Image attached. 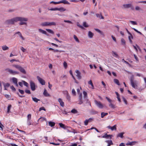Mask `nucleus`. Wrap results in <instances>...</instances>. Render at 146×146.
<instances>
[{"instance_id":"a211bd4d","label":"nucleus","mask_w":146,"mask_h":146,"mask_svg":"<svg viewBox=\"0 0 146 146\" xmlns=\"http://www.w3.org/2000/svg\"><path fill=\"white\" fill-rule=\"evenodd\" d=\"M60 4V3H63L65 4H70V3L66 0H62L59 1Z\"/></svg>"},{"instance_id":"6e6552de","label":"nucleus","mask_w":146,"mask_h":146,"mask_svg":"<svg viewBox=\"0 0 146 146\" xmlns=\"http://www.w3.org/2000/svg\"><path fill=\"white\" fill-rule=\"evenodd\" d=\"M37 79L39 82L42 85H43L45 84V81L42 78H40L39 76H37Z\"/></svg>"},{"instance_id":"5fc2aeb1","label":"nucleus","mask_w":146,"mask_h":146,"mask_svg":"<svg viewBox=\"0 0 146 146\" xmlns=\"http://www.w3.org/2000/svg\"><path fill=\"white\" fill-rule=\"evenodd\" d=\"M72 94L73 95H74V96L76 95V91H75L74 89H72Z\"/></svg>"},{"instance_id":"bb28decb","label":"nucleus","mask_w":146,"mask_h":146,"mask_svg":"<svg viewBox=\"0 0 146 146\" xmlns=\"http://www.w3.org/2000/svg\"><path fill=\"white\" fill-rule=\"evenodd\" d=\"M12 66L13 67H15L16 68L18 69L19 70L20 69L21 67V66L18 65H16V64H13V65Z\"/></svg>"},{"instance_id":"c756f323","label":"nucleus","mask_w":146,"mask_h":146,"mask_svg":"<svg viewBox=\"0 0 146 146\" xmlns=\"http://www.w3.org/2000/svg\"><path fill=\"white\" fill-rule=\"evenodd\" d=\"M88 36L90 38H92L93 36V33L90 31H89L88 33Z\"/></svg>"},{"instance_id":"4be33fe9","label":"nucleus","mask_w":146,"mask_h":146,"mask_svg":"<svg viewBox=\"0 0 146 146\" xmlns=\"http://www.w3.org/2000/svg\"><path fill=\"white\" fill-rule=\"evenodd\" d=\"M106 142L108 144L107 146H110V145L113 144L111 140L106 141Z\"/></svg>"},{"instance_id":"4468645a","label":"nucleus","mask_w":146,"mask_h":146,"mask_svg":"<svg viewBox=\"0 0 146 146\" xmlns=\"http://www.w3.org/2000/svg\"><path fill=\"white\" fill-rule=\"evenodd\" d=\"M3 84L4 87V90H7V88H8L10 86V84L9 83H5L4 82H3Z\"/></svg>"},{"instance_id":"ddd939ff","label":"nucleus","mask_w":146,"mask_h":146,"mask_svg":"<svg viewBox=\"0 0 146 146\" xmlns=\"http://www.w3.org/2000/svg\"><path fill=\"white\" fill-rule=\"evenodd\" d=\"M58 101L60 103V104L61 106L63 107L64 106V103L62 101V100L61 98H59L58 99Z\"/></svg>"},{"instance_id":"e2e57ef3","label":"nucleus","mask_w":146,"mask_h":146,"mask_svg":"<svg viewBox=\"0 0 146 146\" xmlns=\"http://www.w3.org/2000/svg\"><path fill=\"white\" fill-rule=\"evenodd\" d=\"M95 29L96 31L98 32L99 33H100V34L102 33V32L100 30H99V29Z\"/></svg>"},{"instance_id":"aec40b11","label":"nucleus","mask_w":146,"mask_h":146,"mask_svg":"<svg viewBox=\"0 0 146 146\" xmlns=\"http://www.w3.org/2000/svg\"><path fill=\"white\" fill-rule=\"evenodd\" d=\"M38 30L39 32H40V33H41L43 34H45L47 35H48L47 34L46 32L44 30H43L40 29H38Z\"/></svg>"},{"instance_id":"9b49d317","label":"nucleus","mask_w":146,"mask_h":146,"mask_svg":"<svg viewBox=\"0 0 146 146\" xmlns=\"http://www.w3.org/2000/svg\"><path fill=\"white\" fill-rule=\"evenodd\" d=\"M13 82L15 84V85L18 87V84H17V80L16 78L13 77L12 78Z\"/></svg>"},{"instance_id":"4d7b16f0","label":"nucleus","mask_w":146,"mask_h":146,"mask_svg":"<svg viewBox=\"0 0 146 146\" xmlns=\"http://www.w3.org/2000/svg\"><path fill=\"white\" fill-rule=\"evenodd\" d=\"M88 120L87 119H86L85 121H84V124L85 125H88V123H89Z\"/></svg>"},{"instance_id":"39448f33","label":"nucleus","mask_w":146,"mask_h":146,"mask_svg":"<svg viewBox=\"0 0 146 146\" xmlns=\"http://www.w3.org/2000/svg\"><path fill=\"white\" fill-rule=\"evenodd\" d=\"M94 102L96 105L100 108L102 109L104 108L103 104L100 102L95 100Z\"/></svg>"},{"instance_id":"393cba45","label":"nucleus","mask_w":146,"mask_h":146,"mask_svg":"<svg viewBox=\"0 0 146 146\" xmlns=\"http://www.w3.org/2000/svg\"><path fill=\"white\" fill-rule=\"evenodd\" d=\"M2 48L3 50H8L9 48L6 45H4L2 46Z\"/></svg>"},{"instance_id":"8fccbe9b","label":"nucleus","mask_w":146,"mask_h":146,"mask_svg":"<svg viewBox=\"0 0 146 146\" xmlns=\"http://www.w3.org/2000/svg\"><path fill=\"white\" fill-rule=\"evenodd\" d=\"M106 98L109 102H110V103H111V102H112V100H111L109 98H108L107 97H106Z\"/></svg>"},{"instance_id":"423d86ee","label":"nucleus","mask_w":146,"mask_h":146,"mask_svg":"<svg viewBox=\"0 0 146 146\" xmlns=\"http://www.w3.org/2000/svg\"><path fill=\"white\" fill-rule=\"evenodd\" d=\"M83 94H84V101H86V103H88L89 102V100H88V98H87V92L84 91L83 92Z\"/></svg>"},{"instance_id":"72a5a7b5","label":"nucleus","mask_w":146,"mask_h":146,"mask_svg":"<svg viewBox=\"0 0 146 146\" xmlns=\"http://www.w3.org/2000/svg\"><path fill=\"white\" fill-rule=\"evenodd\" d=\"M88 84H90L91 86H92L91 88L92 89H94V86L93 85V84L92 83V81L91 80H90V81H88Z\"/></svg>"},{"instance_id":"e433bc0d","label":"nucleus","mask_w":146,"mask_h":146,"mask_svg":"<svg viewBox=\"0 0 146 146\" xmlns=\"http://www.w3.org/2000/svg\"><path fill=\"white\" fill-rule=\"evenodd\" d=\"M109 106L110 107V108L113 109H114L115 108V105L111 103H110V104H109Z\"/></svg>"},{"instance_id":"774afa93","label":"nucleus","mask_w":146,"mask_h":146,"mask_svg":"<svg viewBox=\"0 0 146 146\" xmlns=\"http://www.w3.org/2000/svg\"><path fill=\"white\" fill-rule=\"evenodd\" d=\"M21 49L23 52H25L26 51V49H25L22 46L21 47Z\"/></svg>"},{"instance_id":"052dcab7","label":"nucleus","mask_w":146,"mask_h":146,"mask_svg":"<svg viewBox=\"0 0 146 146\" xmlns=\"http://www.w3.org/2000/svg\"><path fill=\"white\" fill-rule=\"evenodd\" d=\"M102 85H103L104 88H106V86L105 83L103 81L102 82Z\"/></svg>"},{"instance_id":"603ef678","label":"nucleus","mask_w":146,"mask_h":146,"mask_svg":"<svg viewBox=\"0 0 146 146\" xmlns=\"http://www.w3.org/2000/svg\"><path fill=\"white\" fill-rule=\"evenodd\" d=\"M130 22L133 25H137V23L135 21H130Z\"/></svg>"},{"instance_id":"473e14b6","label":"nucleus","mask_w":146,"mask_h":146,"mask_svg":"<svg viewBox=\"0 0 146 146\" xmlns=\"http://www.w3.org/2000/svg\"><path fill=\"white\" fill-rule=\"evenodd\" d=\"M114 82L118 85H120V84L119 83V81L118 80L116 79H114Z\"/></svg>"},{"instance_id":"338daca9","label":"nucleus","mask_w":146,"mask_h":146,"mask_svg":"<svg viewBox=\"0 0 146 146\" xmlns=\"http://www.w3.org/2000/svg\"><path fill=\"white\" fill-rule=\"evenodd\" d=\"M123 100L124 102H125L126 104H127V101L126 100L125 98L124 97H123Z\"/></svg>"},{"instance_id":"ea45409f","label":"nucleus","mask_w":146,"mask_h":146,"mask_svg":"<svg viewBox=\"0 0 146 146\" xmlns=\"http://www.w3.org/2000/svg\"><path fill=\"white\" fill-rule=\"evenodd\" d=\"M46 30L48 33L52 34H54V32L51 29H46Z\"/></svg>"},{"instance_id":"cd10ccee","label":"nucleus","mask_w":146,"mask_h":146,"mask_svg":"<svg viewBox=\"0 0 146 146\" xmlns=\"http://www.w3.org/2000/svg\"><path fill=\"white\" fill-rule=\"evenodd\" d=\"M69 72H70V75L72 76V78H73V79L75 81V82L77 83V82H76V80L75 78L73 76V74H72V71L71 70H70V71Z\"/></svg>"},{"instance_id":"9d476101","label":"nucleus","mask_w":146,"mask_h":146,"mask_svg":"<svg viewBox=\"0 0 146 146\" xmlns=\"http://www.w3.org/2000/svg\"><path fill=\"white\" fill-rule=\"evenodd\" d=\"M107 127L109 129H111V131H113L114 130H116L117 129L116 126V125H114L113 127H111L110 126H108Z\"/></svg>"},{"instance_id":"2eb2a0df","label":"nucleus","mask_w":146,"mask_h":146,"mask_svg":"<svg viewBox=\"0 0 146 146\" xmlns=\"http://www.w3.org/2000/svg\"><path fill=\"white\" fill-rule=\"evenodd\" d=\"M43 94L44 96L46 97H50V95L47 92L46 90L44 89Z\"/></svg>"},{"instance_id":"2f4dec72","label":"nucleus","mask_w":146,"mask_h":146,"mask_svg":"<svg viewBox=\"0 0 146 146\" xmlns=\"http://www.w3.org/2000/svg\"><path fill=\"white\" fill-rule=\"evenodd\" d=\"M66 10V9L63 7H61L58 8V11L61 12L64 11Z\"/></svg>"},{"instance_id":"412c9836","label":"nucleus","mask_w":146,"mask_h":146,"mask_svg":"<svg viewBox=\"0 0 146 146\" xmlns=\"http://www.w3.org/2000/svg\"><path fill=\"white\" fill-rule=\"evenodd\" d=\"M19 70L23 74H26V72L25 69L22 67H21Z\"/></svg>"},{"instance_id":"680f3d73","label":"nucleus","mask_w":146,"mask_h":146,"mask_svg":"<svg viewBox=\"0 0 146 146\" xmlns=\"http://www.w3.org/2000/svg\"><path fill=\"white\" fill-rule=\"evenodd\" d=\"M19 91L20 93L22 94H24V91L22 90L19 89Z\"/></svg>"},{"instance_id":"864d4df0","label":"nucleus","mask_w":146,"mask_h":146,"mask_svg":"<svg viewBox=\"0 0 146 146\" xmlns=\"http://www.w3.org/2000/svg\"><path fill=\"white\" fill-rule=\"evenodd\" d=\"M23 82L25 86L27 87H28V86L29 84L27 82L24 81H23Z\"/></svg>"},{"instance_id":"09e8293b","label":"nucleus","mask_w":146,"mask_h":146,"mask_svg":"<svg viewBox=\"0 0 146 146\" xmlns=\"http://www.w3.org/2000/svg\"><path fill=\"white\" fill-rule=\"evenodd\" d=\"M27 119L31 120V114H29L27 116Z\"/></svg>"},{"instance_id":"7ed1b4c3","label":"nucleus","mask_w":146,"mask_h":146,"mask_svg":"<svg viewBox=\"0 0 146 146\" xmlns=\"http://www.w3.org/2000/svg\"><path fill=\"white\" fill-rule=\"evenodd\" d=\"M56 25V23L54 22H46L43 23L41 24V25L43 26H55Z\"/></svg>"},{"instance_id":"f3484780","label":"nucleus","mask_w":146,"mask_h":146,"mask_svg":"<svg viewBox=\"0 0 146 146\" xmlns=\"http://www.w3.org/2000/svg\"><path fill=\"white\" fill-rule=\"evenodd\" d=\"M59 125L61 128L64 129H66L67 128V127H68L66 126L64 124H63L62 123H60L59 124Z\"/></svg>"},{"instance_id":"f257e3e1","label":"nucleus","mask_w":146,"mask_h":146,"mask_svg":"<svg viewBox=\"0 0 146 146\" xmlns=\"http://www.w3.org/2000/svg\"><path fill=\"white\" fill-rule=\"evenodd\" d=\"M28 20V19L27 18L21 17H17L11 19L7 20L6 21V23L7 24H13L15 22L20 21V22L19 23L20 25H27V23L25 22L27 21Z\"/></svg>"},{"instance_id":"20e7f679","label":"nucleus","mask_w":146,"mask_h":146,"mask_svg":"<svg viewBox=\"0 0 146 146\" xmlns=\"http://www.w3.org/2000/svg\"><path fill=\"white\" fill-rule=\"evenodd\" d=\"M5 70L8 72L10 74L13 75L19 74V72H18L13 70L9 68H7L5 69Z\"/></svg>"},{"instance_id":"0eeeda50","label":"nucleus","mask_w":146,"mask_h":146,"mask_svg":"<svg viewBox=\"0 0 146 146\" xmlns=\"http://www.w3.org/2000/svg\"><path fill=\"white\" fill-rule=\"evenodd\" d=\"M30 84L31 88L32 90L33 91L35 90L36 88L34 82L32 81H31L30 82Z\"/></svg>"},{"instance_id":"c85d7f7f","label":"nucleus","mask_w":146,"mask_h":146,"mask_svg":"<svg viewBox=\"0 0 146 146\" xmlns=\"http://www.w3.org/2000/svg\"><path fill=\"white\" fill-rule=\"evenodd\" d=\"M49 125L51 127H53L55 125V123L53 122L50 121L48 123Z\"/></svg>"},{"instance_id":"dca6fc26","label":"nucleus","mask_w":146,"mask_h":146,"mask_svg":"<svg viewBox=\"0 0 146 146\" xmlns=\"http://www.w3.org/2000/svg\"><path fill=\"white\" fill-rule=\"evenodd\" d=\"M124 133L123 132H121L120 133H118L117 136V137H120L121 138H123V135L124 134Z\"/></svg>"},{"instance_id":"de8ad7c7","label":"nucleus","mask_w":146,"mask_h":146,"mask_svg":"<svg viewBox=\"0 0 146 146\" xmlns=\"http://www.w3.org/2000/svg\"><path fill=\"white\" fill-rule=\"evenodd\" d=\"M31 120L27 119V124L28 125H31Z\"/></svg>"},{"instance_id":"b1692460","label":"nucleus","mask_w":146,"mask_h":146,"mask_svg":"<svg viewBox=\"0 0 146 146\" xmlns=\"http://www.w3.org/2000/svg\"><path fill=\"white\" fill-rule=\"evenodd\" d=\"M108 114V113L102 112L101 113V117L102 118H103L105 116L107 115Z\"/></svg>"},{"instance_id":"6e6d98bb","label":"nucleus","mask_w":146,"mask_h":146,"mask_svg":"<svg viewBox=\"0 0 146 146\" xmlns=\"http://www.w3.org/2000/svg\"><path fill=\"white\" fill-rule=\"evenodd\" d=\"M50 3H54V4H60L59 1L58 2H54V1H52Z\"/></svg>"},{"instance_id":"49530a36","label":"nucleus","mask_w":146,"mask_h":146,"mask_svg":"<svg viewBox=\"0 0 146 146\" xmlns=\"http://www.w3.org/2000/svg\"><path fill=\"white\" fill-rule=\"evenodd\" d=\"M5 97L8 99H10L11 98V96L10 95H9L8 94H6L5 95Z\"/></svg>"},{"instance_id":"5701e85b","label":"nucleus","mask_w":146,"mask_h":146,"mask_svg":"<svg viewBox=\"0 0 146 146\" xmlns=\"http://www.w3.org/2000/svg\"><path fill=\"white\" fill-rule=\"evenodd\" d=\"M137 143L136 141H132V142H129L128 141V145L132 146L134 145Z\"/></svg>"},{"instance_id":"c03bdc74","label":"nucleus","mask_w":146,"mask_h":146,"mask_svg":"<svg viewBox=\"0 0 146 146\" xmlns=\"http://www.w3.org/2000/svg\"><path fill=\"white\" fill-rule=\"evenodd\" d=\"M17 33H20V37L23 40H24V38L22 36L21 33L20 32H17Z\"/></svg>"},{"instance_id":"4c0bfd02","label":"nucleus","mask_w":146,"mask_h":146,"mask_svg":"<svg viewBox=\"0 0 146 146\" xmlns=\"http://www.w3.org/2000/svg\"><path fill=\"white\" fill-rule=\"evenodd\" d=\"M71 112L72 113H74V114H76L77 113H78L77 111L75 109H74L72 110L71 111Z\"/></svg>"},{"instance_id":"c9c22d12","label":"nucleus","mask_w":146,"mask_h":146,"mask_svg":"<svg viewBox=\"0 0 146 146\" xmlns=\"http://www.w3.org/2000/svg\"><path fill=\"white\" fill-rule=\"evenodd\" d=\"M97 17H99L100 18V19H104V17L102 16L101 14H96Z\"/></svg>"},{"instance_id":"a19ab883","label":"nucleus","mask_w":146,"mask_h":146,"mask_svg":"<svg viewBox=\"0 0 146 146\" xmlns=\"http://www.w3.org/2000/svg\"><path fill=\"white\" fill-rule=\"evenodd\" d=\"M66 98L68 101H69V102L70 101V99H71V97H70V96L68 95V93L66 95Z\"/></svg>"},{"instance_id":"0e129e2a","label":"nucleus","mask_w":146,"mask_h":146,"mask_svg":"<svg viewBox=\"0 0 146 146\" xmlns=\"http://www.w3.org/2000/svg\"><path fill=\"white\" fill-rule=\"evenodd\" d=\"M44 110V111H45L46 109H45L44 107H42L40 108H39V111H41V110Z\"/></svg>"},{"instance_id":"1a4fd4ad","label":"nucleus","mask_w":146,"mask_h":146,"mask_svg":"<svg viewBox=\"0 0 146 146\" xmlns=\"http://www.w3.org/2000/svg\"><path fill=\"white\" fill-rule=\"evenodd\" d=\"M75 72L77 74L76 76L77 77V78L79 80L81 79L82 78V76H81V73L78 70H76L75 71Z\"/></svg>"},{"instance_id":"58836bf2","label":"nucleus","mask_w":146,"mask_h":146,"mask_svg":"<svg viewBox=\"0 0 146 146\" xmlns=\"http://www.w3.org/2000/svg\"><path fill=\"white\" fill-rule=\"evenodd\" d=\"M121 44L125 46V41L124 39L123 38H122L121 39Z\"/></svg>"},{"instance_id":"f704fd0d","label":"nucleus","mask_w":146,"mask_h":146,"mask_svg":"<svg viewBox=\"0 0 146 146\" xmlns=\"http://www.w3.org/2000/svg\"><path fill=\"white\" fill-rule=\"evenodd\" d=\"M32 100L35 102L37 103L38 101H40V100L36 98H32Z\"/></svg>"},{"instance_id":"6ab92c4d","label":"nucleus","mask_w":146,"mask_h":146,"mask_svg":"<svg viewBox=\"0 0 146 146\" xmlns=\"http://www.w3.org/2000/svg\"><path fill=\"white\" fill-rule=\"evenodd\" d=\"M112 135H108L107 133H106L104 135H103L102 136V138H108L109 137H110L111 139V138Z\"/></svg>"},{"instance_id":"79ce46f5","label":"nucleus","mask_w":146,"mask_h":146,"mask_svg":"<svg viewBox=\"0 0 146 146\" xmlns=\"http://www.w3.org/2000/svg\"><path fill=\"white\" fill-rule=\"evenodd\" d=\"M11 107V105L10 104L8 106V107H7V113H9L10 111V110Z\"/></svg>"},{"instance_id":"f03ea898","label":"nucleus","mask_w":146,"mask_h":146,"mask_svg":"<svg viewBox=\"0 0 146 146\" xmlns=\"http://www.w3.org/2000/svg\"><path fill=\"white\" fill-rule=\"evenodd\" d=\"M130 83L131 86L135 89H138V82L135 79L134 76L131 75L130 78Z\"/></svg>"},{"instance_id":"bf43d9fd","label":"nucleus","mask_w":146,"mask_h":146,"mask_svg":"<svg viewBox=\"0 0 146 146\" xmlns=\"http://www.w3.org/2000/svg\"><path fill=\"white\" fill-rule=\"evenodd\" d=\"M3 125L2 124L1 122H0V128L1 129V130H3V127H4Z\"/></svg>"},{"instance_id":"13d9d810","label":"nucleus","mask_w":146,"mask_h":146,"mask_svg":"<svg viewBox=\"0 0 146 146\" xmlns=\"http://www.w3.org/2000/svg\"><path fill=\"white\" fill-rule=\"evenodd\" d=\"M64 22L66 23H68L71 24H72L73 23L71 21H70L69 20H64Z\"/></svg>"},{"instance_id":"a18cd8bd","label":"nucleus","mask_w":146,"mask_h":146,"mask_svg":"<svg viewBox=\"0 0 146 146\" xmlns=\"http://www.w3.org/2000/svg\"><path fill=\"white\" fill-rule=\"evenodd\" d=\"M77 26H78V27H79L80 28L82 29H84V27H83L82 26V25H80V23H79L78 22H77Z\"/></svg>"},{"instance_id":"7c9ffc66","label":"nucleus","mask_w":146,"mask_h":146,"mask_svg":"<svg viewBox=\"0 0 146 146\" xmlns=\"http://www.w3.org/2000/svg\"><path fill=\"white\" fill-rule=\"evenodd\" d=\"M73 37L74 39H75V40L76 42H77L78 43L80 42L79 40L78 39L76 35H74L73 36Z\"/></svg>"},{"instance_id":"37998d69","label":"nucleus","mask_w":146,"mask_h":146,"mask_svg":"<svg viewBox=\"0 0 146 146\" xmlns=\"http://www.w3.org/2000/svg\"><path fill=\"white\" fill-rule=\"evenodd\" d=\"M83 25L85 27H88V25L87 24L86 22H84L83 23Z\"/></svg>"},{"instance_id":"f8f14e48","label":"nucleus","mask_w":146,"mask_h":146,"mask_svg":"<svg viewBox=\"0 0 146 146\" xmlns=\"http://www.w3.org/2000/svg\"><path fill=\"white\" fill-rule=\"evenodd\" d=\"M128 34L129 35L128 36V39H129L130 41V42L132 44V41L131 40V39H133V36L132 35H131V33L129 32V31L128 32Z\"/></svg>"},{"instance_id":"a878e982","label":"nucleus","mask_w":146,"mask_h":146,"mask_svg":"<svg viewBox=\"0 0 146 146\" xmlns=\"http://www.w3.org/2000/svg\"><path fill=\"white\" fill-rule=\"evenodd\" d=\"M78 104L81 105L83 103L82 98H79V100L78 101Z\"/></svg>"},{"instance_id":"69168bd1","label":"nucleus","mask_w":146,"mask_h":146,"mask_svg":"<svg viewBox=\"0 0 146 146\" xmlns=\"http://www.w3.org/2000/svg\"><path fill=\"white\" fill-rule=\"evenodd\" d=\"M11 88L12 90L14 91H15L16 89L13 86H11L10 87Z\"/></svg>"},{"instance_id":"3c124183","label":"nucleus","mask_w":146,"mask_h":146,"mask_svg":"<svg viewBox=\"0 0 146 146\" xmlns=\"http://www.w3.org/2000/svg\"><path fill=\"white\" fill-rule=\"evenodd\" d=\"M63 65L64 68H66L67 67V64L66 62L64 61L63 63Z\"/></svg>"}]
</instances>
